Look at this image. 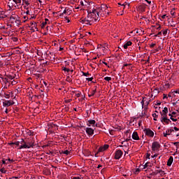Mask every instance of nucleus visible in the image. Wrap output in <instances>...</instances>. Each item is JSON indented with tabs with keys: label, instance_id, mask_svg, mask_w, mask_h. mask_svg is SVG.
I'll use <instances>...</instances> for the list:
<instances>
[{
	"label": "nucleus",
	"instance_id": "obj_46",
	"mask_svg": "<svg viewBox=\"0 0 179 179\" xmlns=\"http://www.w3.org/2000/svg\"><path fill=\"white\" fill-rule=\"evenodd\" d=\"M24 3L27 6H29V5H30V3H29V1H25Z\"/></svg>",
	"mask_w": 179,
	"mask_h": 179
},
{
	"label": "nucleus",
	"instance_id": "obj_56",
	"mask_svg": "<svg viewBox=\"0 0 179 179\" xmlns=\"http://www.w3.org/2000/svg\"><path fill=\"white\" fill-rule=\"evenodd\" d=\"M162 104V103H160V101H157V103L155 104V106H160Z\"/></svg>",
	"mask_w": 179,
	"mask_h": 179
},
{
	"label": "nucleus",
	"instance_id": "obj_31",
	"mask_svg": "<svg viewBox=\"0 0 179 179\" xmlns=\"http://www.w3.org/2000/svg\"><path fill=\"white\" fill-rule=\"evenodd\" d=\"M110 147V145H104L103 148L104 149V150H107V149Z\"/></svg>",
	"mask_w": 179,
	"mask_h": 179
},
{
	"label": "nucleus",
	"instance_id": "obj_64",
	"mask_svg": "<svg viewBox=\"0 0 179 179\" xmlns=\"http://www.w3.org/2000/svg\"><path fill=\"white\" fill-rule=\"evenodd\" d=\"M155 45H156V44L155 43H152V44H151L150 47L153 48V47H155Z\"/></svg>",
	"mask_w": 179,
	"mask_h": 179
},
{
	"label": "nucleus",
	"instance_id": "obj_61",
	"mask_svg": "<svg viewBox=\"0 0 179 179\" xmlns=\"http://www.w3.org/2000/svg\"><path fill=\"white\" fill-rule=\"evenodd\" d=\"M151 157H152V158L157 157V155L155 154V155L151 156Z\"/></svg>",
	"mask_w": 179,
	"mask_h": 179
},
{
	"label": "nucleus",
	"instance_id": "obj_33",
	"mask_svg": "<svg viewBox=\"0 0 179 179\" xmlns=\"http://www.w3.org/2000/svg\"><path fill=\"white\" fill-rule=\"evenodd\" d=\"M4 97H6V99H9V97H10V94H4Z\"/></svg>",
	"mask_w": 179,
	"mask_h": 179
},
{
	"label": "nucleus",
	"instance_id": "obj_54",
	"mask_svg": "<svg viewBox=\"0 0 179 179\" xmlns=\"http://www.w3.org/2000/svg\"><path fill=\"white\" fill-rule=\"evenodd\" d=\"M147 159H150V154L148 153L146 156Z\"/></svg>",
	"mask_w": 179,
	"mask_h": 179
},
{
	"label": "nucleus",
	"instance_id": "obj_26",
	"mask_svg": "<svg viewBox=\"0 0 179 179\" xmlns=\"http://www.w3.org/2000/svg\"><path fill=\"white\" fill-rule=\"evenodd\" d=\"M101 152H104V148L103 147H100L99 149H98V152L97 153H100Z\"/></svg>",
	"mask_w": 179,
	"mask_h": 179
},
{
	"label": "nucleus",
	"instance_id": "obj_16",
	"mask_svg": "<svg viewBox=\"0 0 179 179\" xmlns=\"http://www.w3.org/2000/svg\"><path fill=\"white\" fill-rule=\"evenodd\" d=\"M173 161H174V158H173V157L171 156L169 157V159H168L167 166H169V167H170V166H171V164H173Z\"/></svg>",
	"mask_w": 179,
	"mask_h": 179
},
{
	"label": "nucleus",
	"instance_id": "obj_7",
	"mask_svg": "<svg viewBox=\"0 0 179 179\" xmlns=\"http://www.w3.org/2000/svg\"><path fill=\"white\" fill-rule=\"evenodd\" d=\"M89 15L81 20V23H85V24H90V26H92V20H89Z\"/></svg>",
	"mask_w": 179,
	"mask_h": 179
},
{
	"label": "nucleus",
	"instance_id": "obj_14",
	"mask_svg": "<svg viewBox=\"0 0 179 179\" xmlns=\"http://www.w3.org/2000/svg\"><path fill=\"white\" fill-rule=\"evenodd\" d=\"M164 174V171L163 170H157V172H152L150 173V176H157V174Z\"/></svg>",
	"mask_w": 179,
	"mask_h": 179
},
{
	"label": "nucleus",
	"instance_id": "obj_8",
	"mask_svg": "<svg viewBox=\"0 0 179 179\" xmlns=\"http://www.w3.org/2000/svg\"><path fill=\"white\" fill-rule=\"evenodd\" d=\"M138 10L140 12H145L146 10V4L143 3L137 7Z\"/></svg>",
	"mask_w": 179,
	"mask_h": 179
},
{
	"label": "nucleus",
	"instance_id": "obj_59",
	"mask_svg": "<svg viewBox=\"0 0 179 179\" xmlns=\"http://www.w3.org/2000/svg\"><path fill=\"white\" fill-rule=\"evenodd\" d=\"M164 99H167V94H164L163 99L164 100Z\"/></svg>",
	"mask_w": 179,
	"mask_h": 179
},
{
	"label": "nucleus",
	"instance_id": "obj_17",
	"mask_svg": "<svg viewBox=\"0 0 179 179\" xmlns=\"http://www.w3.org/2000/svg\"><path fill=\"white\" fill-rule=\"evenodd\" d=\"M90 13H93V15H97L98 17L99 16V11H97V10H96V8H92V10H90Z\"/></svg>",
	"mask_w": 179,
	"mask_h": 179
},
{
	"label": "nucleus",
	"instance_id": "obj_49",
	"mask_svg": "<svg viewBox=\"0 0 179 179\" xmlns=\"http://www.w3.org/2000/svg\"><path fill=\"white\" fill-rule=\"evenodd\" d=\"M89 20H92L91 23H93V22H94V18H93V17H90V18L89 19Z\"/></svg>",
	"mask_w": 179,
	"mask_h": 179
},
{
	"label": "nucleus",
	"instance_id": "obj_50",
	"mask_svg": "<svg viewBox=\"0 0 179 179\" xmlns=\"http://www.w3.org/2000/svg\"><path fill=\"white\" fill-rule=\"evenodd\" d=\"M129 134V130H127L126 132H125V135L127 136V138H128V134Z\"/></svg>",
	"mask_w": 179,
	"mask_h": 179
},
{
	"label": "nucleus",
	"instance_id": "obj_36",
	"mask_svg": "<svg viewBox=\"0 0 179 179\" xmlns=\"http://www.w3.org/2000/svg\"><path fill=\"white\" fill-rule=\"evenodd\" d=\"M66 81L69 82V83H71L72 80H71V77L68 76L67 79H66Z\"/></svg>",
	"mask_w": 179,
	"mask_h": 179
},
{
	"label": "nucleus",
	"instance_id": "obj_22",
	"mask_svg": "<svg viewBox=\"0 0 179 179\" xmlns=\"http://www.w3.org/2000/svg\"><path fill=\"white\" fill-rule=\"evenodd\" d=\"M26 144L29 146V149L30 148H33L34 146V143H31L29 141H26Z\"/></svg>",
	"mask_w": 179,
	"mask_h": 179
},
{
	"label": "nucleus",
	"instance_id": "obj_21",
	"mask_svg": "<svg viewBox=\"0 0 179 179\" xmlns=\"http://www.w3.org/2000/svg\"><path fill=\"white\" fill-rule=\"evenodd\" d=\"M171 123V120H170V119L167 118L164 120H163V123L162 124H166V125H169V124Z\"/></svg>",
	"mask_w": 179,
	"mask_h": 179
},
{
	"label": "nucleus",
	"instance_id": "obj_40",
	"mask_svg": "<svg viewBox=\"0 0 179 179\" xmlns=\"http://www.w3.org/2000/svg\"><path fill=\"white\" fill-rule=\"evenodd\" d=\"M129 138H127V139H126V142H128V141H132V139H131V134H129Z\"/></svg>",
	"mask_w": 179,
	"mask_h": 179
},
{
	"label": "nucleus",
	"instance_id": "obj_2",
	"mask_svg": "<svg viewBox=\"0 0 179 179\" xmlns=\"http://www.w3.org/2000/svg\"><path fill=\"white\" fill-rule=\"evenodd\" d=\"M122 155H124V152L121 150H117L115 152V160H120L121 157H122Z\"/></svg>",
	"mask_w": 179,
	"mask_h": 179
},
{
	"label": "nucleus",
	"instance_id": "obj_28",
	"mask_svg": "<svg viewBox=\"0 0 179 179\" xmlns=\"http://www.w3.org/2000/svg\"><path fill=\"white\" fill-rule=\"evenodd\" d=\"M62 71H64V72H71V70L66 67H64Z\"/></svg>",
	"mask_w": 179,
	"mask_h": 179
},
{
	"label": "nucleus",
	"instance_id": "obj_52",
	"mask_svg": "<svg viewBox=\"0 0 179 179\" xmlns=\"http://www.w3.org/2000/svg\"><path fill=\"white\" fill-rule=\"evenodd\" d=\"M6 160H8V162H10V163H13V162H15V160L10 159H6Z\"/></svg>",
	"mask_w": 179,
	"mask_h": 179
},
{
	"label": "nucleus",
	"instance_id": "obj_12",
	"mask_svg": "<svg viewBox=\"0 0 179 179\" xmlns=\"http://www.w3.org/2000/svg\"><path fill=\"white\" fill-rule=\"evenodd\" d=\"M13 2H15V5L13 4L15 8H17V9H19V6L20 5V3H22V0H13Z\"/></svg>",
	"mask_w": 179,
	"mask_h": 179
},
{
	"label": "nucleus",
	"instance_id": "obj_39",
	"mask_svg": "<svg viewBox=\"0 0 179 179\" xmlns=\"http://www.w3.org/2000/svg\"><path fill=\"white\" fill-rule=\"evenodd\" d=\"M64 155H69V151L68 150H65L64 152H63Z\"/></svg>",
	"mask_w": 179,
	"mask_h": 179
},
{
	"label": "nucleus",
	"instance_id": "obj_32",
	"mask_svg": "<svg viewBox=\"0 0 179 179\" xmlns=\"http://www.w3.org/2000/svg\"><path fill=\"white\" fill-rule=\"evenodd\" d=\"M82 73H83V76H90L89 72H87V73L82 72Z\"/></svg>",
	"mask_w": 179,
	"mask_h": 179
},
{
	"label": "nucleus",
	"instance_id": "obj_27",
	"mask_svg": "<svg viewBox=\"0 0 179 179\" xmlns=\"http://www.w3.org/2000/svg\"><path fill=\"white\" fill-rule=\"evenodd\" d=\"M7 78H8V80L10 79V80H12L15 79V76L9 75V76H7Z\"/></svg>",
	"mask_w": 179,
	"mask_h": 179
},
{
	"label": "nucleus",
	"instance_id": "obj_53",
	"mask_svg": "<svg viewBox=\"0 0 179 179\" xmlns=\"http://www.w3.org/2000/svg\"><path fill=\"white\" fill-rule=\"evenodd\" d=\"M173 93H176V94H179V89L173 91Z\"/></svg>",
	"mask_w": 179,
	"mask_h": 179
},
{
	"label": "nucleus",
	"instance_id": "obj_51",
	"mask_svg": "<svg viewBox=\"0 0 179 179\" xmlns=\"http://www.w3.org/2000/svg\"><path fill=\"white\" fill-rule=\"evenodd\" d=\"M167 135H169V133H167V131L164 132V136L165 138H166Z\"/></svg>",
	"mask_w": 179,
	"mask_h": 179
},
{
	"label": "nucleus",
	"instance_id": "obj_63",
	"mask_svg": "<svg viewBox=\"0 0 179 179\" xmlns=\"http://www.w3.org/2000/svg\"><path fill=\"white\" fill-rule=\"evenodd\" d=\"M173 129H175V131H179V129L178 128H177V127H173Z\"/></svg>",
	"mask_w": 179,
	"mask_h": 179
},
{
	"label": "nucleus",
	"instance_id": "obj_6",
	"mask_svg": "<svg viewBox=\"0 0 179 179\" xmlns=\"http://www.w3.org/2000/svg\"><path fill=\"white\" fill-rule=\"evenodd\" d=\"M85 132H86V134H87V135H90V136L94 135V129H93L90 127H86Z\"/></svg>",
	"mask_w": 179,
	"mask_h": 179
},
{
	"label": "nucleus",
	"instance_id": "obj_3",
	"mask_svg": "<svg viewBox=\"0 0 179 179\" xmlns=\"http://www.w3.org/2000/svg\"><path fill=\"white\" fill-rule=\"evenodd\" d=\"M143 131L147 136H150L151 138L155 136V133L150 129H145Z\"/></svg>",
	"mask_w": 179,
	"mask_h": 179
},
{
	"label": "nucleus",
	"instance_id": "obj_48",
	"mask_svg": "<svg viewBox=\"0 0 179 179\" xmlns=\"http://www.w3.org/2000/svg\"><path fill=\"white\" fill-rule=\"evenodd\" d=\"M41 24H42V28H43V27H45V24H47V22H42Z\"/></svg>",
	"mask_w": 179,
	"mask_h": 179
},
{
	"label": "nucleus",
	"instance_id": "obj_23",
	"mask_svg": "<svg viewBox=\"0 0 179 179\" xmlns=\"http://www.w3.org/2000/svg\"><path fill=\"white\" fill-rule=\"evenodd\" d=\"M169 113V108L167 107L164 108L162 110V114H167Z\"/></svg>",
	"mask_w": 179,
	"mask_h": 179
},
{
	"label": "nucleus",
	"instance_id": "obj_1",
	"mask_svg": "<svg viewBox=\"0 0 179 179\" xmlns=\"http://www.w3.org/2000/svg\"><path fill=\"white\" fill-rule=\"evenodd\" d=\"M160 148H162V145H160V143H159V142L157 141H154L152 144V150L153 152H156V150H159V149H160Z\"/></svg>",
	"mask_w": 179,
	"mask_h": 179
},
{
	"label": "nucleus",
	"instance_id": "obj_29",
	"mask_svg": "<svg viewBox=\"0 0 179 179\" xmlns=\"http://www.w3.org/2000/svg\"><path fill=\"white\" fill-rule=\"evenodd\" d=\"M104 80H106L107 82H110V80H111V77H105Z\"/></svg>",
	"mask_w": 179,
	"mask_h": 179
},
{
	"label": "nucleus",
	"instance_id": "obj_9",
	"mask_svg": "<svg viewBox=\"0 0 179 179\" xmlns=\"http://www.w3.org/2000/svg\"><path fill=\"white\" fill-rule=\"evenodd\" d=\"M159 114L161 115L160 121L163 123L164 120H167V113H163V112H160Z\"/></svg>",
	"mask_w": 179,
	"mask_h": 179
},
{
	"label": "nucleus",
	"instance_id": "obj_41",
	"mask_svg": "<svg viewBox=\"0 0 179 179\" xmlns=\"http://www.w3.org/2000/svg\"><path fill=\"white\" fill-rule=\"evenodd\" d=\"M5 83H10V81H9L8 78H5Z\"/></svg>",
	"mask_w": 179,
	"mask_h": 179
},
{
	"label": "nucleus",
	"instance_id": "obj_11",
	"mask_svg": "<svg viewBox=\"0 0 179 179\" xmlns=\"http://www.w3.org/2000/svg\"><path fill=\"white\" fill-rule=\"evenodd\" d=\"M96 92H97V86H95L94 89L92 90V92H90V94H88V96L93 97V96H94V94H96Z\"/></svg>",
	"mask_w": 179,
	"mask_h": 179
},
{
	"label": "nucleus",
	"instance_id": "obj_55",
	"mask_svg": "<svg viewBox=\"0 0 179 179\" xmlns=\"http://www.w3.org/2000/svg\"><path fill=\"white\" fill-rule=\"evenodd\" d=\"M150 101H152V99H150L149 101H146V102H145V104H146L147 106H149V103H150Z\"/></svg>",
	"mask_w": 179,
	"mask_h": 179
},
{
	"label": "nucleus",
	"instance_id": "obj_60",
	"mask_svg": "<svg viewBox=\"0 0 179 179\" xmlns=\"http://www.w3.org/2000/svg\"><path fill=\"white\" fill-rule=\"evenodd\" d=\"M145 2L148 3L149 5H150V3H152V1H148V0H145Z\"/></svg>",
	"mask_w": 179,
	"mask_h": 179
},
{
	"label": "nucleus",
	"instance_id": "obj_37",
	"mask_svg": "<svg viewBox=\"0 0 179 179\" xmlns=\"http://www.w3.org/2000/svg\"><path fill=\"white\" fill-rule=\"evenodd\" d=\"M10 83L13 86V85H16L17 83V82L13 80V81H10Z\"/></svg>",
	"mask_w": 179,
	"mask_h": 179
},
{
	"label": "nucleus",
	"instance_id": "obj_34",
	"mask_svg": "<svg viewBox=\"0 0 179 179\" xmlns=\"http://www.w3.org/2000/svg\"><path fill=\"white\" fill-rule=\"evenodd\" d=\"M168 31H169V29H166L164 31H163L162 34H164V36H166Z\"/></svg>",
	"mask_w": 179,
	"mask_h": 179
},
{
	"label": "nucleus",
	"instance_id": "obj_4",
	"mask_svg": "<svg viewBox=\"0 0 179 179\" xmlns=\"http://www.w3.org/2000/svg\"><path fill=\"white\" fill-rule=\"evenodd\" d=\"M20 143L22 144L20 146L19 149H30V146L26 143V141L23 138L21 139Z\"/></svg>",
	"mask_w": 179,
	"mask_h": 179
},
{
	"label": "nucleus",
	"instance_id": "obj_19",
	"mask_svg": "<svg viewBox=\"0 0 179 179\" xmlns=\"http://www.w3.org/2000/svg\"><path fill=\"white\" fill-rule=\"evenodd\" d=\"M143 167V169H148V167H152V164L150 162H147Z\"/></svg>",
	"mask_w": 179,
	"mask_h": 179
},
{
	"label": "nucleus",
	"instance_id": "obj_38",
	"mask_svg": "<svg viewBox=\"0 0 179 179\" xmlns=\"http://www.w3.org/2000/svg\"><path fill=\"white\" fill-rule=\"evenodd\" d=\"M171 16H176V12H174V10H171Z\"/></svg>",
	"mask_w": 179,
	"mask_h": 179
},
{
	"label": "nucleus",
	"instance_id": "obj_18",
	"mask_svg": "<svg viewBox=\"0 0 179 179\" xmlns=\"http://www.w3.org/2000/svg\"><path fill=\"white\" fill-rule=\"evenodd\" d=\"M129 45H132V42L131 41H127L124 45V50H127V48H128V47H129Z\"/></svg>",
	"mask_w": 179,
	"mask_h": 179
},
{
	"label": "nucleus",
	"instance_id": "obj_25",
	"mask_svg": "<svg viewBox=\"0 0 179 179\" xmlns=\"http://www.w3.org/2000/svg\"><path fill=\"white\" fill-rule=\"evenodd\" d=\"M171 132H174V129H171L166 131V133H168V135H171Z\"/></svg>",
	"mask_w": 179,
	"mask_h": 179
},
{
	"label": "nucleus",
	"instance_id": "obj_10",
	"mask_svg": "<svg viewBox=\"0 0 179 179\" xmlns=\"http://www.w3.org/2000/svg\"><path fill=\"white\" fill-rule=\"evenodd\" d=\"M89 17H90V16L92 17V19H94V22H97V20H99V16L97 15V13L93 14V13H90L88 15Z\"/></svg>",
	"mask_w": 179,
	"mask_h": 179
},
{
	"label": "nucleus",
	"instance_id": "obj_57",
	"mask_svg": "<svg viewBox=\"0 0 179 179\" xmlns=\"http://www.w3.org/2000/svg\"><path fill=\"white\" fill-rule=\"evenodd\" d=\"M76 95L77 96V97H80V92L76 94Z\"/></svg>",
	"mask_w": 179,
	"mask_h": 179
},
{
	"label": "nucleus",
	"instance_id": "obj_45",
	"mask_svg": "<svg viewBox=\"0 0 179 179\" xmlns=\"http://www.w3.org/2000/svg\"><path fill=\"white\" fill-rule=\"evenodd\" d=\"M71 179H80L79 176L71 177Z\"/></svg>",
	"mask_w": 179,
	"mask_h": 179
},
{
	"label": "nucleus",
	"instance_id": "obj_58",
	"mask_svg": "<svg viewBox=\"0 0 179 179\" xmlns=\"http://www.w3.org/2000/svg\"><path fill=\"white\" fill-rule=\"evenodd\" d=\"M26 15H30V11L29 10V9L27 10V11H26Z\"/></svg>",
	"mask_w": 179,
	"mask_h": 179
},
{
	"label": "nucleus",
	"instance_id": "obj_43",
	"mask_svg": "<svg viewBox=\"0 0 179 179\" xmlns=\"http://www.w3.org/2000/svg\"><path fill=\"white\" fill-rule=\"evenodd\" d=\"M145 99H146V97L143 98V101H141L142 106H143V104H145V101H146V100H145Z\"/></svg>",
	"mask_w": 179,
	"mask_h": 179
},
{
	"label": "nucleus",
	"instance_id": "obj_15",
	"mask_svg": "<svg viewBox=\"0 0 179 179\" xmlns=\"http://www.w3.org/2000/svg\"><path fill=\"white\" fill-rule=\"evenodd\" d=\"M132 139H134V141H139V136L138 135V132L134 131L133 133Z\"/></svg>",
	"mask_w": 179,
	"mask_h": 179
},
{
	"label": "nucleus",
	"instance_id": "obj_42",
	"mask_svg": "<svg viewBox=\"0 0 179 179\" xmlns=\"http://www.w3.org/2000/svg\"><path fill=\"white\" fill-rule=\"evenodd\" d=\"M14 145H15L16 146H19V145H20V141L15 142Z\"/></svg>",
	"mask_w": 179,
	"mask_h": 179
},
{
	"label": "nucleus",
	"instance_id": "obj_47",
	"mask_svg": "<svg viewBox=\"0 0 179 179\" xmlns=\"http://www.w3.org/2000/svg\"><path fill=\"white\" fill-rule=\"evenodd\" d=\"M174 93V91L171 90V92L169 94V97H171V94Z\"/></svg>",
	"mask_w": 179,
	"mask_h": 179
},
{
	"label": "nucleus",
	"instance_id": "obj_44",
	"mask_svg": "<svg viewBox=\"0 0 179 179\" xmlns=\"http://www.w3.org/2000/svg\"><path fill=\"white\" fill-rule=\"evenodd\" d=\"M152 117H153V118H157V117H159V115H157V114H156V113H153Z\"/></svg>",
	"mask_w": 179,
	"mask_h": 179
},
{
	"label": "nucleus",
	"instance_id": "obj_35",
	"mask_svg": "<svg viewBox=\"0 0 179 179\" xmlns=\"http://www.w3.org/2000/svg\"><path fill=\"white\" fill-rule=\"evenodd\" d=\"M0 171H1V173H3V174H5L6 173V171L3 168L1 169Z\"/></svg>",
	"mask_w": 179,
	"mask_h": 179
},
{
	"label": "nucleus",
	"instance_id": "obj_30",
	"mask_svg": "<svg viewBox=\"0 0 179 179\" xmlns=\"http://www.w3.org/2000/svg\"><path fill=\"white\" fill-rule=\"evenodd\" d=\"M93 77H91V78H86V80H87L88 82H92L93 81Z\"/></svg>",
	"mask_w": 179,
	"mask_h": 179
},
{
	"label": "nucleus",
	"instance_id": "obj_5",
	"mask_svg": "<svg viewBox=\"0 0 179 179\" xmlns=\"http://www.w3.org/2000/svg\"><path fill=\"white\" fill-rule=\"evenodd\" d=\"M15 102L12 100H6L3 102V107H10V106H13Z\"/></svg>",
	"mask_w": 179,
	"mask_h": 179
},
{
	"label": "nucleus",
	"instance_id": "obj_62",
	"mask_svg": "<svg viewBox=\"0 0 179 179\" xmlns=\"http://www.w3.org/2000/svg\"><path fill=\"white\" fill-rule=\"evenodd\" d=\"M63 15H66V10H64L62 13Z\"/></svg>",
	"mask_w": 179,
	"mask_h": 179
},
{
	"label": "nucleus",
	"instance_id": "obj_24",
	"mask_svg": "<svg viewBox=\"0 0 179 179\" xmlns=\"http://www.w3.org/2000/svg\"><path fill=\"white\" fill-rule=\"evenodd\" d=\"M169 117H171L170 119H171L172 121H173V122H176L177 119L173 118V115H171V114L169 113Z\"/></svg>",
	"mask_w": 179,
	"mask_h": 179
},
{
	"label": "nucleus",
	"instance_id": "obj_20",
	"mask_svg": "<svg viewBox=\"0 0 179 179\" xmlns=\"http://www.w3.org/2000/svg\"><path fill=\"white\" fill-rule=\"evenodd\" d=\"M107 9H108V7L106 5H101V10H105V12H107Z\"/></svg>",
	"mask_w": 179,
	"mask_h": 179
},
{
	"label": "nucleus",
	"instance_id": "obj_13",
	"mask_svg": "<svg viewBox=\"0 0 179 179\" xmlns=\"http://www.w3.org/2000/svg\"><path fill=\"white\" fill-rule=\"evenodd\" d=\"M94 124H96V120H88L87 122V127H91V125H92V127H94Z\"/></svg>",
	"mask_w": 179,
	"mask_h": 179
}]
</instances>
